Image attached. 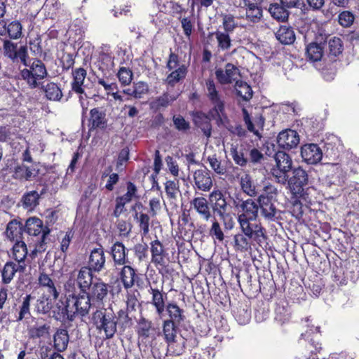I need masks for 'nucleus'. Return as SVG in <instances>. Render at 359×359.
<instances>
[{
	"mask_svg": "<svg viewBox=\"0 0 359 359\" xmlns=\"http://www.w3.org/2000/svg\"><path fill=\"white\" fill-rule=\"evenodd\" d=\"M277 143L280 148L289 150L295 148L299 144V136L294 130H285L278 134Z\"/></svg>",
	"mask_w": 359,
	"mask_h": 359,
	"instance_id": "nucleus-16",
	"label": "nucleus"
},
{
	"mask_svg": "<svg viewBox=\"0 0 359 359\" xmlns=\"http://www.w3.org/2000/svg\"><path fill=\"white\" fill-rule=\"evenodd\" d=\"M133 90L134 93V97L136 99H140L142 98L144 95L148 93L149 86L147 83L143 81L133 83Z\"/></svg>",
	"mask_w": 359,
	"mask_h": 359,
	"instance_id": "nucleus-59",
	"label": "nucleus"
},
{
	"mask_svg": "<svg viewBox=\"0 0 359 359\" xmlns=\"http://www.w3.org/2000/svg\"><path fill=\"white\" fill-rule=\"evenodd\" d=\"M306 54L307 55V58L310 61H319L323 55V47L321 44L311 43L307 46Z\"/></svg>",
	"mask_w": 359,
	"mask_h": 359,
	"instance_id": "nucleus-48",
	"label": "nucleus"
},
{
	"mask_svg": "<svg viewBox=\"0 0 359 359\" xmlns=\"http://www.w3.org/2000/svg\"><path fill=\"white\" fill-rule=\"evenodd\" d=\"M39 198L40 194L36 191L25 193L22 198L23 207L28 210H33L39 205Z\"/></svg>",
	"mask_w": 359,
	"mask_h": 359,
	"instance_id": "nucleus-49",
	"label": "nucleus"
},
{
	"mask_svg": "<svg viewBox=\"0 0 359 359\" xmlns=\"http://www.w3.org/2000/svg\"><path fill=\"white\" fill-rule=\"evenodd\" d=\"M233 315L236 321L241 325L247 324L251 318V310L245 303H238L233 308Z\"/></svg>",
	"mask_w": 359,
	"mask_h": 359,
	"instance_id": "nucleus-32",
	"label": "nucleus"
},
{
	"mask_svg": "<svg viewBox=\"0 0 359 359\" xmlns=\"http://www.w3.org/2000/svg\"><path fill=\"white\" fill-rule=\"evenodd\" d=\"M120 278L126 289L131 288L135 284V270L130 265L125 264L120 271Z\"/></svg>",
	"mask_w": 359,
	"mask_h": 359,
	"instance_id": "nucleus-33",
	"label": "nucleus"
},
{
	"mask_svg": "<svg viewBox=\"0 0 359 359\" xmlns=\"http://www.w3.org/2000/svg\"><path fill=\"white\" fill-rule=\"evenodd\" d=\"M231 154L235 163L240 166H245L248 163V158L245 157L242 149H238L237 147L231 149Z\"/></svg>",
	"mask_w": 359,
	"mask_h": 359,
	"instance_id": "nucleus-63",
	"label": "nucleus"
},
{
	"mask_svg": "<svg viewBox=\"0 0 359 359\" xmlns=\"http://www.w3.org/2000/svg\"><path fill=\"white\" fill-rule=\"evenodd\" d=\"M235 89L237 95L243 98L245 101L250 100L252 97V90L246 82L243 81H236Z\"/></svg>",
	"mask_w": 359,
	"mask_h": 359,
	"instance_id": "nucleus-51",
	"label": "nucleus"
},
{
	"mask_svg": "<svg viewBox=\"0 0 359 359\" xmlns=\"http://www.w3.org/2000/svg\"><path fill=\"white\" fill-rule=\"evenodd\" d=\"M207 96L213 107L209 111V115L217 121L218 125L223 123V118H226L224 114V102L222 100L215 83L213 79H209L206 81Z\"/></svg>",
	"mask_w": 359,
	"mask_h": 359,
	"instance_id": "nucleus-7",
	"label": "nucleus"
},
{
	"mask_svg": "<svg viewBox=\"0 0 359 359\" xmlns=\"http://www.w3.org/2000/svg\"><path fill=\"white\" fill-rule=\"evenodd\" d=\"M241 232L248 236L252 241L262 243L266 239L265 229L257 219H237Z\"/></svg>",
	"mask_w": 359,
	"mask_h": 359,
	"instance_id": "nucleus-9",
	"label": "nucleus"
},
{
	"mask_svg": "<svg viewBox=\"0 0 359 359\" xmlns=\"http://www.w3.org/2000/svg\"><path fill=\"white\" fill-rule=\"evenodd\" d=\"M177 98V95H170L168 92L163 93L161 96L151 102L150 107L154 111L168 107Z\"/></svg>",
	"mask_w": 359,
	"mask_h": 359,
	"instance_id": "nucleus-34",
	"label": "nucleus"
},
{
	"mask_svg": "<svg viewBox=\"0 0 359 359\" xmlns=\"http://www.w3.org/2000/svg\"><path fill=\"white\" fill-rule=\"evenodd\" d=\"M196 187L202 191H209L213 185L210 172L207 169L196 170L193 175Z\"/></svg>",
	"mask_w": 359,
	"mask_h": 359,
	"instance_id": "nucleus-20",
	"label": "nucleus"
},
{
	"mask_svg": "<svg viewBox=\"0 0 359 359\" xmlns=\"http://www.w3.org/2000/svg\"><path fill=\"white\" fill-rule=\"evenodd\" d=\"M53 308V299L46 295L40 297L35 304V311L41 314H49Z\"/></svg>",
	"mask_w": 359,
	"mask_h": 359,
	"instance_id": "nucleus-46",
	"label": "nucleus"
},
{
	"mask_svg": "<svg viewBox=\"0 0 359 359\" xmlns=\"http://www.w3.org/2000/svg\"><path fill=\"white\" fill-rule=\"evenodd\" d=\"M151 323L145 318H142L138 323L137 333L140 336L147 338L149 336Z\"/></svg>",
	"mask_w": 359,
	"mask_h": 359,
	"instance_id": "nucleus-64",
	"label": "nucleus"
},
{
	"mask_svg": "<svg viewBox=\"0 0 359 359\" xmlns=\"http://www.w3.org/2000/svg\"><path fill=\"white\" fill-rule=\"evenodd\" d=\"M73 81L72 82V89L78 94H83V82L86 76V71L83 68H77L72 72ZM81 104L84 109V104L82 101L83 99L82 95L79 97Z\"/></svg>",
	"mask_w": 359,
	"mask_h": 359,
	"instance_id": "nucleus-26",
	"label": "nucleus"
},
{
	"mask_svg": "<svg viewBox=\"0 0 359 359\" xmlns=\"http://www.w3.org/2000/svg\"><path fill=\"white\" fill-rule=\"evenodd\" d=\"M217 41V46L222 50H227L231 46V39L229 33L222 31H216L212 33Z\"/></svg>",
	"mask_w": 359,
	"mask_h": 359,
	"instance_id": "nucleus-53",
	"label": "nucleus"
},
{
	"mask_svg": "<svg viewBox=\"0 0 359 359\" xmlns=\"http://www.w3.org/2000/svg\"><path fill=\"white\" fill-rule=\"evenodd\" d=\"M233 206L238 211L237 219H257L259 216L258 203L251 198L243 200L236 197L233 200Z\"/></svg>",
	"mask_w": 359,
	"mask_h": 359,
	"instance_id": "nucleus-10",
	"label": "nucleus"
},
{
	"mask_svg": "<svg viewBox=\"0 0 359 359\" xmlns=\"http://www.w3.org/2000/svg\"><path fill=\"white\" fill-rule=\"evenodd\" d=\"M92 320L96 329L103 331L106 339H111L116 332L117 319L111 309L97 310L93 314Z\"/></svg>",
	"mask_w": 359,
	"mask_h": 359,
	"instance_id": "nucleus-2",
	"label": "nucleus"
},
{
	"mask_svg": "<svg viewBox=\"0 0 359 359\" xmlns=\"http://www.w3.org/2000/svg\"><path fill=\"white\" fill-rule=\"evenodd\" d=\"M209 201L215 214L223 220L224 227L227 230L233 229L234 222L232 218L228 221L226 218L229 216L227 213L229 205L224 194L219 189L213 190L209 195Z\"/></svg>",
	"mask_w": 359,
	"mask_h": 359,
	"instance_id": "nucleus-4",
	"label": "nucleus"
},
{
	"mask_svg": "<svg viewBox=\"0 0 359 359\" xmlns=\"http://www.w3.org/2000/svg\"><path fill=\"white\" fill-rule=\"evenodd\" d=\"M240 186L242 191L250 197H255L259 194V191L257 190L253 180L249 174L245 173L241 176Z\"/></svg>",
	"mask_w": 359,
	"mask_h": 359,
	"instance_id": "nucleus-37",
	"label": "nucleus"
},
{
	"mask_svg": "<svg viewBox=\"0 0 359 359\" xmlns=\"http://www.w3.org/2000/svg\"><path fill=\"white\" fill-rule=\"evenodd\" d=\"M32 299L30 294H27L22 299L21 306H20V311L17 321H21L24 318H28L30 316V302Z\"/></svg>",
	"mask_w": 359,
	"mask_h": 359,
	"instance_id": "nucleus-57",
	"label": "nucleus"
},
{
	"mask_svg": "<svg viewBox=\"0 0 359 359\" xmlns=\"http://www.w3.org/2000/svg\"><path fill=\"white\" fill-rule=\"evenodd\" d=\"M127 251L126 248L121 242L116 241L112 245L110 249V254L114 266H123L130 263L127 257Z\"/></svg>",
	"mask_w": 359,
	"mask_h": 359,
	"instance_id": "nucleus-22",
	"label": "nucleus"
},
{
	"mask_svg": "<svg viewBox=\"0 0 359 359\" xmlns=\"http://www.w3.org/2000/svg\"><path fill=\"white\" fill-rule=\"evenodd\" d=\"M191 205L204 221H209L212 217V212L208 200L204 197H196L191 201Z\"/></svg>",
	"mask_w": 359,
	"mask_h": 359,
	"instance_id": "nucleus-24",
	"label": "nucleus"
},
{
	"mask_svg": "<svg viewBox=\"0 0 359 359\" xmlns=\"http://www.w3.org/2000/svg\"><path fill=\"white\" fill-rule=\"evenodd\" d=\"M76 285L80 289L79 292H87L94 281L93 280V271L87 267H81L78 272Z\"/></svg>",
	"mask_w": 359,
	"mask_h": 359,
	"instance_id": "nucleus-27",
	"label": "nucleus"
},
{
	"mask_svg": "<svg viewBox=\"0 0 359 359\" xmlns=\"http://www.w3.org/2000/svg\"><path fill=\"white\" fill-rule=\"evenodd\" d=\"M274 159L276 165L271 168V173L277 183L285 185L288 180V172L292 168V160L289 154L280 151L276 153Z\"/></svg>",
	"mask_w": 359,
	"mask_h": 359,
	"instance_id": "nucleus-6",
	"label": "nucleus"
},
{
	"mask_svg": "<svg viewBox=\"0 0 359 359\" xmlns=\"http://www.w3.org/2000/svg\"><path fill=\"white\" fill-rule=\"evenodd\" d=\"M269 12L274 19L281 22L287 20L290 14L285 6L277 3L270 5Z\"/></svg>",
	"mask_w": 359,
	"mask_h": 359,
	"instance_id": "nucleus-44",
	"label": "nucleus"
},
{
	"mask_svg": "<svg viewBox=\"0 0 359 359\" xmlns=\"http://www.w3.org/2000/svg\"><path fill=\"white\" fill-rule=\"evenodd\" d=\"M24 231V225L17 219L10 221L6 226L5 235L11 241H19Z\"/></svg>",
	"mask_w": 359,
	"mask_h": 359,
	"instance_id": "nucleus-30",
	"label": "nucleus"
},
{
	"mask_svg": "<svg viewBox=\"0 0 359 359\" xmlns=\"http://www.w3.org/2000/svg\"><path fill=\"white\" fill-rule=\"evenodd\" d=\"M215 76L218 82L222 85L231 84L237 81L240 76L238 68L232 63H227L224 68H218L215 70Z\"/></svg>",
	"mask_w": 359,
	"mask_h": 359,
	"instance_id": "nucleus-13",
	"label": "nucleus"
},
{
	"mask_svg": "<svg viewBox=\"0 0 359 359\" xmlns=\"http://www.w3.org/2000/svg\"><path fill=\"white\" fill-rule=\"evenodd\" d=\"M34 176L33 170L24 165L17 166L13 174V177L18 180H31Z\"/></svg>",
	"mask_w": 359,
	"mask_h": 359,
	"instance_id": "nucleus-54",
	"label": "nucleus"
},
{
	"mask_svg": "<svg viewBox=\"0 0 359 359\" xmlns=\"http://www.w3.org/2000/svg\"><path fill=\"white\" fill-rule=\"evenodd\" d=\"M148 292L151 294V304L155 308L156 313L160 318L165 316V308L166 306L165 299L167 294L158 288L150 287Z\"/></svg>",
	"mask_w": 359,
	"mask_h": 359,
	"instance_id": "nucleus-18",
	"label": "nucleus"
},
{
	"mask_svg": "<svg viewBox=\"0 0 359 359\" xmlns=\"http://www.w3.org/2000/svg\"><path fill=\"white\" fill-rule=\"evenodd\" d=\"M137 215L138 214L136 213L139 226L142 231V236H145L149 231V216L145 213H140L139 217H137Z\"/></svg>",
	"mask_w": 359,
	"mask_h": 359,
	"instance_id": "nucleus-61",
	"label": "nucleus"
},
{
	"mask_svg": "<svg viewBox=\"0 0 359 359\" xmlns=\"http://www.w3.org/2000/svg\"><path fill=\"white\" fill-rule=\"evenodd\" d=\"M211 168L219 175H223L226 172L224 165H222L221 161L216 157V155L210 156L207 158Z\"/></svg>",
	"mask_w": 359,
	"mask_h": 359,
	"instance_id": "nucleus-62",
	"label": "nucleus"
},
{
	"mask_svg": "<svg viewBox=\"0 0 359 359\" xmlns=\"http://www.w3.org/2000/svg\"><path fill=\"white\" fill-rule=\"evenodd\" d=\"M194 124L201 128L204 135L210 137L212 133V125L209 116L202 111H196L192 114Z\"/></svg>",
	"mask_w": 359,
	"mask_h": 359,
	"instance_id": "nucleus-28",
	"label": "nucleus"
},
{
	"mask_svg": "<svg viewBox=\"0 0 359 359\" xmlns=\"http://www.w3.org/2000/svg\"><path fill=\"white\" fill-rule=\"evenodd\" d=\"M278 194V191L274 185L269 182H264L263 183L262 194L258 196L257 201H262L264 199V201H272L276 200Z\"/></svg>",
	"mask_w": 359,
	"mask_h": 359,
	"instance_id": "nucleus-41",
	"label": "nucleus"
},
{
	"mask_svg": "<svg viewBox=\"0 0 359 359\" xmlns=\"http://www.w3.org/2000/svg\"><path fill=\"white\" fill-rule=\"evenodd\" d=\"M3 48L4 55L11 59L13 62L19 60L24 65H27L29 55L26 46H21L18 48L17 43L9 40H5Z\"/></svg>",
	"mask_w": 359,
	"mask_h": 359,
	"instance_id": "nucleus-12",
	"label": "nucleus"
},
{
	"mask_svg": "<svg viewBox=\"0 0 359 359\" xmlns=\"http://www.w3.org/2000/svg\"><path fill=\"white\" fill-rule=\"evenodd\" d=\"M346 175L341 170L337 171L334 175H327L324 180L323 184L329 188L332 186L341 187L345 184Z\"/></svg>",
	"mask_w": 359,
	"mask_h": 359,
	"instance_id": "nucleus-45",
	"label": "nucleus"
},
{
	"mask_svg": "<svg viewBox=\"0 0 359 359\" xmlns=\"http://www.w3.org/2000/svg\"><path fill=\"white\" fill-rule=\"evenodd\" d=\"M209 236L212 238L215 243H223L225 236L219 222L214 217L212 221V225L209 229Z\"/></svg>",
	"mask_w": 359,
	"mask_h": 359,
	"instance_id": "nucleus-52",
	"label": "nucleus"
},
{
	"mask_svg": "<svg viewBox=\"0 0 359 359\" xmlns=\"http://www.w3.org/2000/svg\"><path fill=\"white\" fill-rule=\"evenodd\" d=\"M118 78L122 85H129L133 79L132 71L126 67H121L118 72Z\"/></svg>",
	"mask_w": 359,
	"mask_h": 359,
	"instance_id": "nucleus-60",
	"label": "nucleus"
},
{
	"mask_svg": "<svg viewBox=\"0 0 359 359\" xmlns=\"http://www.w3.org/2000/svg\"><path fill=\"white\" fill-rule=\"evenodd\" d=\"M39 283L41 286L47 288V292L53 296L54 300L58 298L60 292L48 275L41 273L39 277Z\"/></svg>",
	"mask_w": 359,
	"mask_h": 359,
	"instance_id": "nucleus-43",
	"label": "nucleus"
},
{
	"mask_svg": "<svg viewBox=\"0 0 359 359\" xmlns=\"http://www.w3.org/2000/svg\"><path fill=\"white\" fill-rule=\"evenodd\" d=\"M22 26L19 21H13L7 26V34L12 39H18L22 35Z\"/></svg>",
	"mask_w": 359,
	"mask_h": 359,
	"instance_id": "nucleus-56",
	"label": "nucleus"
},
{
	"mask_svg": "<svg viewBox=\"0 0 359 359\" xmlns=\"http://www.w3.org/2000/svg\"><path fill=\"white\" fill-rule=\"evenodd\" d=\"M351 264L349 263V268L346 270V272L342 268H337L336 271L334 272V274L333 276L334 281L338 285H345L347 284L348 280L350 279L351 280H354L358 278V276L355 274H351L353 273L350 271Z\"/></svg>",
	"mask_w": 359,
	"mask_h": 359,
	"instance_id": "nucleus-39",
	"label": "nucleus"
},
{
	"mask_svg": "<svg viewBox=\"0 0 359 359\" xmlns=\"http://www.w3.org/2000/svg\"><path fill=\"white\" fill-rule=\"evenodd\" d=\"M250 240L245 234L237 233L233 237L234 247L237 250L246 251L250 247Z\"/></svg>",
	"mask_w": 359,
	"mask_h": 359,
	"instance_id": "nucleus-55",
	"label": "nucleus"
},
{
	"mask_svg": "<svg viewBox=\"0 0 359 359\" xmlns=\"http://www.w3.org/2000/svg\"><path fill=\"white\" fill-rule=\"evenodd\" d=\"M43 89L46 97L51 101H60L62 96V92L60 87L54 82H49L46 85L41 87Z\"/></svg>",
	"mask_w": 359,
	"mask_h": 359,
	"instance_id": "nucleus-36",
	"label": "nucleus"
},
{
	"mask_svg": "<svg viewBox=\"0 0 359 359\" xmlns=\"http://www.w3.org/2000/svg\"><path fill=\"white\" fill-rule=\"evenodd\" d=\"M290 318L289 308L284 304V302L278 303L275 309V320L280 324H283L287 322Z\"/></svg>",
	"mask_w": 359,
	"mask_h": 359,
	"instance_id": "nucleus-50",
	"label": "nucleus"
},
{
	"mask_svg": "<svg viewBox=\"0 0 359 359\" xmlns=\"http://www.w3.org/2000/svg\"><path fill=\"white\" fill-rule=\"evenodd\" d=\"M28 255L27 245L24 241H16L12 249V257L17 264H25V258Z\"/></svg>",
	"mask_w": 359,
	"mask_h": 359,
	"instance_id": "nucleus-40",
	"label": "nucleus"
},
{
	"mask_svg": "<svg viewBox=\"0 0 359 359\" xmlns=\"http://www.w3.org/2000/svg\"><path fill=\"white\" fill-rule=\"evenodd\" d=\"M70 307L74 313V318L76 316H86L91 307L90 298L87 292L72 293L68 294Z\"/></svg>",
	"mask_w": 359,
	"mask_h": 359,
	"instance_id": "nucleus-11",
	"label": "nucleus"
},
{
	"mask_svg": "<svg viewBox=\"0 0 359 359\" xmlns=\"http://www.w3.org/2000/svg\"><path fill=\"white\" fill-rule=\"evenodd\" d=\"M167 69L170 73L165 79V83L170 86H175L182 81L188 72V67L184 64H180L179 56L171 52L168 60Z\"/></svg>",
	"mask_w": 359,
	"mask_h": 359,
	"instance_id": "nucleus-8",
	"label": "nucleus"
},
{
	"mask_svg": "<svg viewBox=\"0 0 359 359\" xmlns=\"http://www.w3.org/2000/svg\"><path fill=\"white\" fill-rule=\"evenodd\" d=\"M301 156L308 164H316L320 161L323 153L316 144H306L301 148Z\"/></svg>",
	"mask_w": 359,
	"mask_h": 359,
	"instance_id": "nucleus-19",
	"label": "nucleus"
},
{
	"mask_svg": "<svg viewBox=\"0 0 359 359\" xmlns=\"http://www.w3.org/2000/svg\"><path fill=\"white\" fill-rule=\"evenodd\" d=\"M151 262L156 266H165L168 260V252L158 239H155L150 243Z\"/></svg>",
	"mask_w": 359,
	"mask_h": 359,
	"instance_id": "nucleus-15",
	"label": "nucleus"
},
{
	"mask_svg": "<svg viewBox=\"0 0 359 359\" xmlns=\"http://www.w3.org/2000/svg\"><path fill=\"white\" fill-rule=\"evenodd\" d=\"M328 45L330 55L337 56L342 53L343 44L341 39L334 37L329 41Z\"/></svg>",
	"mask_w": 359,
	"mask_h": 359,
	"instance_id": "nucleus-58",
	"label": "nucleus"
},
{
	"mask_svg": "<svg viewBox=\"0 0 359 359\" xmlns=\"http://www.w3.org/2000/svg\"><path fill=\"white\" fill-rule=\"evenodd\" d=\"M167 314L168 318L165 320L182 324L186 320L185 311L181 308L176 302H168L165 308V314Z\"/></svg>",
	"mask_w": 359,
	"mask_h": 359,
	"instance_id": "nucleus-23",
	"label": "nucleus"
},
{
	"mask_svg": "<svg viewBox=\"0 0 359 359\" xmlns=\"http://www.w3.org/2000/svg\"><path fill=\"white\" fill-rule=\"evenodd\" d=\"M69 336L68 331L64 328L56 330L53 334V347L57 352L65 351L68 346Z\"/></svg>",
	"mask_w": 359,
	"mask_h": 359,
	"instance_id": "nucleus-31",
	"label": "nucleus"
},
{
	"mask_svg": "<svg viewBox=\"0 0 359 359\" xmlns=\"http://www.w3.org/2000/svg\"><path fill=\"white\" fill-rule=\"evenodd\" d=\"M108 287L107 285L102 282L101 280H95L89 290L87 291V294L93 300L102 301L103 299L107 295Z\"/></svg>",
	"mask_w": 359,
	"mask_h": 359,
	"instance_id": "nucleus-29",
	"label": "nucleus"
},
{
	"mask_svg": "<svg viewBox=\"0 0 359 359\" xmlns=\"http://www.w3.org/2000/svg\"><path fill=\"white\" fill-rule=\"evenodd\" d=\"M276 37L282 44L290 45L295 41V34L291 27L280 26L276 32Z\"/></svg>",
	"mask_w": 359,
	"mask_h": 359,
	"instance_id": "nucleus-35",
	"label": "nucleus"
},
{
	"mask_svg": "<svg viewBox=\"0 0 359 359\" xmlns=\"http://www.w3.org/2000/svg\"><path fill=\"white\" fill-rule=\"evenodd\" d=\"M50 325L48 323L36 324L29 330V334L32 339L45 338L50 335Z\"/></svg>",
	"mask_w": 359,
	"mask_h": 359,
	"instance_id": "nucleus-47",
	"label": "nucleus"
},
{
	"mask_svg": "<svg viewBox=\"0 0 359 359\" xmlns=\"http://www.w3.org/2000/svg\"><path fill=\"white\" fill-rule=\"evenodd\" d=\"M25 68L20 72V75L29 87L32 89L39 87L40 83L38 81L43 79L48 75L46 67L44 63L38 59H33L32 63L25 65Z\"/></svg>",
	"mask_w": 359,
	"mask_h": 359,
	"instance_id": "nucleus-5",
	"label": "nucleus"
},
{
	"mask_svg": "<svg viewBox=\"0 0 359 359\" xmlns=\"http://www.w3.org/2000/svg\"><path fill=\"white\" fill-rule=\"evenodd\" d=\"M309 183V175L307 172L298 167L292 170V176L288 177L287 181L288 188L292 194L296 197L294 201V207L300 211L302 209V203L298 198H303L305 194V187Z\"/></svg>",
	"mask_w": 359,
	"mask_h": 359,
	"instance_id": "nucleus-1",
	"label": "nucleus"
},
{
	"mask_svg": "<svg viewBox=\"0 0 359 359\" xmlns=\"http://www.w3.org/2000/svg\"><path fill=\"white\" fill-rule=\"evenodd\" d=\"M180 324L164 320L163 323V333L165 341L170 345L175 341L177 334V327Z\"/></svg>",
	"mask_w": 359,
	"mask_h": 359,
	"instance_id": "nucleus-38",
	"label": "nucleus"
},
{
	"mask_svg": "<svg viewBox=\"0 0 359 359\" xmlns=\"http://www.w3.org/2000/svg\"><path fill=\"white\" fill-rule=\"evenodd\" d=\"M53 317L60 321L68 320H74V313L70 307L69 302V297L67 296L66 301H58L51 310Z\"/></svg>",
	"mask_w": 359,
	"mask_h": 359,
	"instance_id": "nucleus-17",
	"label": "nucleus"
},
{
	"mask_svg": "<svg viewBox=\"0 0 359 359\" xmlns=\"http://www.w3.org/2000/svg\"><path fill=\"white\" fill-rule=\"evenodd\" d=\"M90 122L93 128H104L107 125V120L105 118V113L98 108H93L90 111Z\"/></svg>",
	"mask_w": 359,
	"mask_h": 359,
	"instance_id": "nucleus-42",
	"label": "nucleus"
},
{
	"mask_svg": "<svg viewBox=\"0 0 359 359\" xmlns=\"http://www.w3.org/2000/svg\"><path fill=\"white\" fill-rule=\"evenodd\" d=\"M24 231L29 236H37L41 233V238L37 241L34 249L29 254L33 258L37 252H42L46 250V236L49 234L50 229L48 227H43V222L38 217H32L26 220L24 226Z\"/></svg>",
	"mask_w": 359,
	"mask_h": 359,
	"instance_id": "nucleus-3",
	"label": "nucleus"
},
{
	"mask_svg": "<svg viewBox=\"0 0 359 359\" xmlns=\"http://www.w3.org/2000/svg\"><path fill=\"white\" fill-rule=\"evenodd\" d=\"M25 269V264H16L13 262H7L1 271L2 282L5 284L11 283L15 273H24Z\"/></svg>",
	"mask_w": 359,
	"mask_h": 359,
	"instance_id": "nucleus-25",
	"label": "nucleus"
},
{
	"mask_svg": "<svg viewBox=\"0 0 359 359\" xmlns=\"http://www.w3.org/2000/svg\"><path fill=\"white\" fill-rule=\"evenodd\" d=\"M258 210L261 215L267 222H276L280 218V211L276 207L272 201H257Z\"/></svg>",
	"mask_w": 359,
	"mask_h": 359,
	"instance_id": "nucleus-21",
	"label": "nucleus"
},
{
	"mask_svg": "<svg viewBox=\"0 0 359 359\" xmlns=\"http://www.w3.org/2000/svg\"><path fill=\"white\" fill-rule=\"evenodd\" d=\"M105 266L106 257L103 248L100 245L93 248L90 253L86 267L94 273H100L105 269Z\"/></svg>",
	"mask_w": 359,
	"mask_h": 359,
	"instance_id": "nucleus-14",
	"label": "nucleus"
}]
</instances>
